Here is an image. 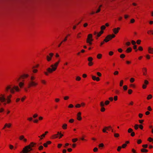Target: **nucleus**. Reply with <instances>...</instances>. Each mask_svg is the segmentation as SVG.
<instances>
[{
  "mask_svg": "<svg viewBox=\"0 0 153 153\" xmlns=\"http://www.w3.org/2000/svg\"><path fill=\"white\" fill-rule=\"evenodd\" d=\"M114 136L115 137H118L120 135L118 133H114Z\"/></svg>",
  "mask_w": 153,
  "mask_h": 153,
  "instance_id": "nucleus-21",
  "label": "nucleus"
},
{
  "mask_svg": "<svg viewBox=\"0 0 153 153\" xmlns=\"http://www.w3.org/2000/svg\"><path fill=\"white\" fill-rule=\"evenodd\" d=\"M24 84L22 82H20L19 83V85L20 88H22L24 85Z\"/></svg>",
  "mask_w": 153,
  "mask_h": 153,
  "instance_id": "nucleus-19",
  "label": "nucleus"
},
{
  "mask_svg": "<svg viewBox=\"0 0 153 153\" xmlns=\"http://www.w3.org/2000/svg\"><path fill=\"white\" fill-rule=\"evenodd\" d=\"M9 147L10 149H12L14 147L13 145H9Z\"/></svg>",
  "mask_w": 153,
  "mask_h": 153,
  "instance_id": "nucleus-54",
  "label": "nucleus"
},
{
  "mask_svg": "<svg viewBox=\"0 0 153 153\" xmlns=\"http://www.w3.org/2000/svg\"><path fill=\"white\" fill-rule=\"evenodd\" d=\"M142 142V141L140 140H137V143L138 144H139L141 143Z\"/></svg>",
  "mask_w": 153,
  "mask_h": 153,
  "instance_id": "nucleus-53",
  "label": "nucleus"
},
{
  "mask_svg": "<svg viewBox=\"0 0 153 153\" xmlns=\"http://www.w3.org/2000/svg\"><path fill=\"white\" fill-rule=\"evenodd\" d=\"M105 109L104 107H101V111L102 112H104L105 111Z\"/></svg>",
  "mask_w": 153,
  "mask_h": 153,
  "instance_id": "nucleus-39",
  "label": "nucleus"
},
{
  "mask_svg": "<svg viewBox=\"0 0 153 153\" xmlns=\"http://www.w3.org/2000/svg\"><path fill=\"white\" fill-rule=\"evenodd\" d=\"M69 98V97L68 96H65L64 97V99L65 100H67Z\"/></svg>",
  "mask_w": 153,
  "mask_h": 153,
  "instance_id": "nucleus-55",
  "label": "nucleus"
},
{
  "mask_svg": "<svg viewBox=\"0 0 153 153\" xmlns=\"http://www.w3.org/2000/svg\"><path fill=\"white\" fill-rule=\"evenodd\" d=\"M81 105L78 104H77L76 105L75 107L76 108H80L81 107Z\"/></svg>",
  "mask_w": 153,
  "mask_h": 153,
  "instance_id": "nucleus-37",
  "label": "nucleus"
},
{
  "mask_svg": "<svg viewBox=\"0 0 153 153\" xmlns=\"http://www.w3.org/2000/svg\"><path fill=\"white\" fill-rule=\"evenodd\" d=\"M139 125L137 124H136L134 126V128L135 129L137 130L138 128Z\"/></svg>",
  "mask_w": 153,
  "mask_h": 153,
  "instance_id": "nucleus-27",
  "label": "nucleus"
},
{
  "mask_svg": "<svg viewBox=\"0 0 153 153\" xmlns=\"http://www.w3.org/2000/svg\"><path fill=\"white\" fill-rule=\"evenodd\" d=\"M102 54H99L97 55V58L99 59H100L101 58Z\"/></svg>",
  "mask_w": 153,
  "mask_h": 153,
  "instance_id": "nucleus-29",
  "label": "nucleus"
},
{
  "mask_svg": "<svg viewBox=\"0 0 153 153\" xmlns=\"http://www.w3.org/2000/svg\"><path fill=\"white\" fill-rule=\"evenodd\" d=\"M93 40L92 34H89L86 40L87 43H88L90 45H91L92 44L91 42Z\"/></svg>",
  "mask_w": 153,
  "mask_h": 153,
  "instance_id": "nucleus-7",
  "label": "nucleus"
},
{
  "mask_svg": "<svg viewBox=\"0 0 153 153\" xmlns=\"http://www.w3.org/2000/svg\"><path fill=\"white\" fill-rule=\"evenodd\" d=\"M19 139L20 140H23L25 142H26L27 141V140L24 138V136L23 135H21L19 137Z\"/></svg>",
  "mask_w": 153,
  "mask_h": 153,
  "instance_id": "nucleus-11",
  "label": "nucleus"
},
{
  "mask_svg": "<svg viewBox=\"0 0 153 153\" xmlns=\"http://www.w3.org/2000/svg\"><path fill=\"white\" fill-rule=\"evenodd\" d=\"M32 148L30 147V146H25L23 149V151L24 153H29L30 151H32Z\"/></svg>",
  "mask_w": 153,
  "mask_h": 153,
  "instance_id": "nucleus-6",
  "label": "nucleus"
},
{
  "mask_svg": "<svg viewBox=\"0 0 153 153\" xmlns=\"http://www.w3.org/2000/svg\"><path fill=\"white\" fill-rule=\"evenodd\" d=\"M134 81V79L133 78H131L130 81L131 82H133Z\"/></svg>",
  "mask_w": 153,
  "mask_h": 153,
  "instance_id": "nucleus-40",
  "label": "nucleus"
},
{
  "mask_svg": "<svg viewBox=\"0 0 153 153\" xmlns=\"http://www.w3.org/2000/svg\"><path fill=\"white\" fill-rule=\"evenodd\" d=\"M68 107L69 108H73L74 107V105L72 104H70L69 105Z\"/></svg>",
  "mask_w": 153,
  "mask_h": 153,
  "instance_id": "nucleus-56",
  "label": "nucleus"
},
{
  "mask_svg": "<svg viewBox=\"0 0 153 153\" xmlns=\"http://www.w3.org/2000/svg\"><path fill=\"white\" fill-rule=\"evenodd\" d=\"M131 43L133 45H135L136 44V42L134 40H132L131 41Z\"/></svg>",
  "mask_w": 153,
  "mask_h": 153,
  "instance_id": "nucleus-63",
  "label": "nucleus"
},
{
  "mask_svg": "<svg viewBox=\"0 0 153 153\" xmlns=\"http://www.w3.org/2000/svg\"><path fill=\"white\" fill-rule=\"evenodd\" d=\"M118 73L119 72L118 71H116L114 72V75H117L118 74Z\"/></svg>",
  "mask_w": 153,
  "mask_h": 153,
  "instance_id": "nucleus-46",
  "label": "nucleus"
},
{
  "mask_svg": "<svg viewBox=\"0 0 153 153\" xmlns=\"http://www.w3.org/2000/svg\"><path fill=\"white\" fill-rule=\"evenodd\" d=\"M81 79V78L79 76H77L76 78V80L78 81H80Z\"/></svg>",
  "mask_w": 153,
  "mask_h": 153,
  "instance_id": "nucleus-26",
  "label": "nucleus"
},
{
  "mask_svg": "<svg viewBox=\"0 0 153 153\" xmlns=\"http://www.w3.org/2000/svg\"><path fill=\"white\" fill-rule=\"evenodd\" d=\"M49 56L47 55L46 56L47 59L48 61H50L53 57V54L52 53H50L49 54Z\"/></svg>",
  "mask_w": 153,
  "mask_h": 153,
  "instance_id": "nucleus-8",
  "label": "nucleus"
},
{
  "mask_svg": "<svg viewBox=\"0 0 153 153\" xmlns=\"http://www.w3.org/2000/svg\"><path fill=\"white\" fill-rule=\"evenodd\" d=\"M98 149L97 147H95L93 149V151L94 152H95L97 151Z\"/></svg>",
  "mask_w": 153,
  "mask_h": 153,
  "instance_id": "nucleus-50",
  "label": "nucleus"
},
{
  "mask_svg": "<svg viewBox=\"0 0 153 153\" xmlns=\"http://www.w3.org/2000/svg\"><path fill=\"white\" fill-rule=\"evenodd\" d=\"M36 144V143H34L33 142H31L30 143V144L28 145V146H30V147L32 148Z\"/></svg>",
  "mask_w": 153,
  "mask_h": 153,
  "instance_id": "nucleus-14",
  "label": "nucleus"
},
{
  "mask_svg": "<svg viewBox=\"0 0 153 153\" xmlns=\"http://www.w3.org/2000/svg\"><path fill=\"white\" fill-rule=\"evenodd\" d=\"M78 139L77 138L73 139H72V141L73 142L75 143L77 140Z\"/></svg>",
  "mask_w": 153,
  "mask_h": 153,
  "instance_id": "nucleus-42",
  "label": "nucleus"
},
{
  "mask_svg": "<svg viewBox=\"0 0 153 153\" xmlns=\"http://www.w3.org/2000/svg\"><path fill=\"white\" fill-rule=\"evenodd\" d=\"M144 84L146 85H147L149 83V82L148 81H147L146 80H145L144 81Z\"/></svg>",
  "mask_w": 153,
  "mask_h": 153,
  "instance_id": "nucleus-31",
  "label": "nucleus"
},
{
  "mask_svg": "<svg viewBox=\"0 0 153 153\" xmlns=\"http://www.w3.org/2000/svg\"><path fill=\"white\" fill-rule=\"evenodd\" d=\"M113 52L112 51H110L109 52V54L111 56L113 54Z\"/></svg>",
  "mask_w": 153,
  "mask_h": 153,
  "instance_id": "nucleus-61",
  "label": "nucleus"
},
{
  "mask_svg": "<svg viewBox=\"0 0 153 153\" xmlns=\"http://www.w3.org/2000/svg\"><path fill=\"white\" fill-rule=\"evenodd\" d=\"M38 71V70L37 69H33V72L34 73H36Z\"/></svg>",
  "mask_w": 153,
  "mask_h": 153,
  "instance_id": "nucleus-51",
  "label": "nucleus"
},
{
  "mask_svg": "<svg viewBox=\"0 0 153 153\" xmlns=\"http://www.w3.org/2000/svg\"><path fill=\"white\" fill-rule=\"evenodd\" d=\"M132 90L131 89H129L128 90V93L129 94H131L132 92Z\"/></svg>",
  "mask_w": 153,
  "mask_h": 153,
  "instance_id": "nucleus-44",
  "label": "nucleus"
},
{
  "mask_svg": "<svg viewBox=\"0 0 153 153\" xmlns=\"http://www.w3.org/2000/svg\"><path fill=\"white\" fill-rule=\"evenodd\" d=\"M146 87V85L145 84H143V85L142 88L143 89H145Z\"/></svg>",
  "mask_w": 153,
  "mask_h": 153,
  "instance_id": "nucleus-59",
  "label": "nucleus"
},
{
  "mask_svg": "<svg viewBox=\"0 0 153 153\" xmlns=\"http://www.w3.org/2000/svg\"><path fill=\"white\" fill-rule=\"evenodd\" d=\"M92 78L94 80H96L97 81H99L100 80V78L99 77H96V76H92Z\"/></svg>",
  "mask_w": 153,
  "mask_h": 153,
  "instance_id": "nucleus-12",
  "label": "nucleus"
},
{
  "mask_svg": "<svg viewBox=\"0 0 153 153\" xmlns=\"http://www.w3.org/2000/svg\"><path fill=\"white\" fill-rule=\"evenodd\" d=\"M153 140V139L151 137H149L148 139V140L150 142H151Z\"/></svg>",
  "mask_w": 153,
  "mask_h": 153,
  "instance_id": "nucleus-49",
  "label": "nucleus"
},
{
  "mask_svg": "<svg viewBox=\"0 0 153 153\" xmlns=\"http://www.w3.org/2000/svg\"><path fill=\"white\" fill-rule=\"evenodd\" d=\"M99 146L100 147H103L104 146V145L103 143H102L100 144Z\"/></svg>",
  "mask_w": 153,
  "mask_h": 153,
  "instance_id": "nucleus-62",
  "label": "nucleus"
},
{
  "mask_svg": "<svg viewBox=\"0 0 153 153\" xmlns=\"http://www.w3.org/2000/svg\"><path fill=\"white\" fill-rule=\"evenodd\" d=\"M105 28V27L104 25H102L101 27V29L102 30H104Z\"/></svg>",
  "mask_w": 153,
  "mask_h": 153,
  "instance_id": "nucleus-41",
  "label": "nucleus"
},
{
  "mask_svg": "<svg viewBox=\"0 0 153 153\" xmlns=\"http://www.w3.org/2000/svg\"><path fill=\"white\" fill-rule=\"evenodd\" d=\"M110 103V102L108 100H106L105 101V105H108Z\"/></svg>",
  "mask_w": 153,
  "mask_h": 153,
  "instance_id": "nucleus-34",
  "label": "nucleus"
},
{
  "mask_svg": "<svg viewBox=\"0 0 153 153\" xmlns=\"http://www.w3.org/2000/svg\"><path fill=\"white\" fill-rule=\"evenodd\" d=\"M138 49L140 51H142L143 50V48L142 47L140 46L139 47Z\"/></svg>",
  "mask_w": 153,
  "mask_h": 153,
  "instance_id": "nucleus-64",
  "label": "nucleus"
},
{
  "mask_svg": "<svg viewBox=\"0 0 153 153\" xmlns=\"http://www.w3.org/2000/svg\"><path fill=\"white\" fill-rule=\"evenodd\" d=\"M57 134H59L60 135V136H59V138H61L62 136H63V135L61 133H60L59 132H57Z\"/></svg>",
  "mask_w": 153,
  "mask_h": 153,
  "instance_id": "nucleus-30",
  "label": "nucleus"
},
{
  "mask_svg": "<svg viewBox=\"0 0 153 153\" xmlns=\"http://www.w3.org/2000/svg\"><path fill=\"white\" fill-rule=\"evenodd\" d=\"M125 57V55L124 54H122L120 56V57L121 58H123Z\"/></svg>",
  "mask_w": 153,
  "mask_h": 153,
  "instance_id": "nucleus-48",
  "label": "nucleus"
},
{
  "mask_svg": "<svg viewBox=\"0 0 153 153\" xmlns=\"http://www.w3.org/2000/svg\"><path fill=\"white\" fill-rule=\"evenodd\" d=\"M127 144H124L122 145V148H124L126 147V146Z\"/></svg>",
  "mask_w": 153,
  "mask_h": 153,
  "instance_id": "nucleus-43",
  "label": "nucleus"
},
{
  "mask_svg": "<svg viewBox=\"0 0 153 153\" xmlns=\"http://www.w3.org/2000/svg\"><path fill=\"white\" fill-rule=\"evenodd\" d=\"M58 134H54L52 136L51 138L52 139H55L57 138L58 137Z\"/></svg>",
  "mask_w": 153,
  "mask_h": 153,
  "instance_id": "nucleus-16",
  "label": "nucleus"
},
{
  "mask_svg": "<svg viewBox=\"0 0 153 153\" xmlns=\"http://www.w3.org/2000/svg\"><path fill=\"white\" fill-rule=\"evenodd\" d=\"M93 64V63L91 62H89L88 63V65L89 66H91Z\"/></svg>",
  "mask_w": 153,
  "mask_h": 153,
  "instance_id": "nucleus-45",
  "label": "nucleus"
},
{
  "mask_svg": "<svg viewBox=\"0 0 153 153\" xmlns=\"http://www.w3.org/2000/svg\"><path fill=\"white\" fill-rule=\"evenodd\" d=\"M35 77L33 76H31L30 77V79L28 82V87L29 88L31 87L35 86L38 85V83L33 80L35 79Z\"/></svg>",
  "mask_w": 153,
  "mask_h": 153,
  "instance_id": "nucleus-3",
  "label": "nucleus"
},
{
  "mask_svg": "<svg viewBox=\"0 0 153 153\" xmlns=\"http://www.w3.org/2000/svg\"><path fill=\"white\" fill-rule=\"evenodd\" d=\"M120 29V27L114 28L113 29V31L114 34H117L119 30Z\"/></svg>",
  "mask_w": 153,
  "mask_h": 153,
  "instance_id": "nucleus-9",
  "label": "nucleus"
},
{
  "mask_svg": "<svg viewBox=\"0 0 153 153\" xmlns=\"http://www.w3.org/2000/svg\"><path fill=\"white\" fill-rule=\"evenodd\" d=\"M121 148H122V147L121 146H119L118 147V148L117 149V150L118 151H120Z\"/></svg>",
  "mask_w": 153,
  "mask_h": 153,
  "instance_id": "nucleus-52",
  "label": "nucleus"
},
{
  "mask_svg": "<svg viewBox=\"0 0 153 153\" xmlns=\"http://www.w3.org/2000/svg\"><path fill=\"white\" fill-rule=\"evenodd\" d=\"M148 51L149 53H153V48H152L149 47L148 48Z\"/></svg>",
  "mask_w": 153,
  "mask_h": 153,
  "instance_id": "nucleus-13",
  "label": "nucleus"
},
{
  "mask_svg": "<svg viewBox=\"0 0 153 153\" xmlns=\"http://www.w3.org/2000/svg\"><path fill=\"white\" fill-rule=\"evenodd\" d=\"M133 132V129L131 128H129L128 130V132L129 133H131Z\"/></svg>",
  "mask_w": 153,
  "mask_h": 153,
  "instance_id": "nucleus-33",
  "label": "nucleus"
},
{
  "mask_svg": "<svg viewBox=\"0 0 153 153\" xmlns=\"http://www.w3.org/2000/svg\"><path fill=\"white\" fill-rule=\"evenodd\" d=\"M43 149V147L42 146H40L39 148V150H41Z\"/></svg>",
  "mask_w": 153,
  "mask_h": 153,
  "instance_id": "nucleus-36",
  "label": "nucleus"
},
{
  "mask_svg": "<svg viewBox=\"0 0 153 153\" xmlns=\"http://www.w3.org/2000/svg\"><path fill=\"white\" fill-rule=\"evenodd\" d=\"M11 124L10 123H6L5 124V126H6L8 128H10V126H11Z\"/></svg>",
  "mask_w": 153,
  "mask_h": 153,
  "instance_id": "nucleus-23",
  "label": "nucleus"
},
{
  "mask_svg": "<svg viewBox=\"0 0 153 153\" xmlns=\"http://www.w3.org/2000/svg\"><path fill=\"white\" fill-rule=\"evenodd\" d=\"M123 80H121L120 81V87H121L123 86Z\"/></svg>",
  "mask_w": 153,
  "mask_h": 153,
  "instance_id": "nucleus-32",
  "label": "nucleus"
},
{
  "mask_svg": "<svg viewBox=\"0 0 153 153\" xmlns=\"http://www.w3.org/2000/svg\"><path fill=\"white\" fill-rule=\"evenodd\" d=\"M67 125L66 124H64L62 126V128L64 129H65L67 128Z\"/></svg>",
  "mask_w": 153,
  "mask_h": 153,
  "instance_id": "nucleus-24",
  "label": "nucleus"
},
{
  "mask_svg": "<svg viewBox=\"0 0 153 153\" xmlns=\"http://www.w3.org/2000/svg\"><path fill=\"white\" fill-rule=\"evenodd\" d=\"M137 46L135 45H134V49L135 50H136V51H137Z\"/></svg>",
  "mask_w": 153,
  "mask_h": 153,
  "instance_id": "nucleus-47",
  "label": "nucleus"
},
{
  "mask_svg": "<svg viewBox=\"0 0 153 153\" xmlns=\"http://www.w3.org/2000/svg\"><path fill=\"white\" fill-rule=\"evenodd\" d=\"M132 49L131 48H128L126 51V52L127 53L130 52L131 51Z\"/></svg>",
  "mask_w": 153,
  "mask_h": 153,
  "instance_id": "nucleus-15",
  "label": "nucleus"
},
{
  "mask_svg": "<svg viewBox=\"0 0 153 153\" xmlns=\"http://www.w3.org/2000/svg\"><path fill=\"white\" fill-rule=\"evenodd\" d=\"M100 106L101 107H104L105 106V103H104L102 101L100 102Z\"/></svg>",
  "mask_w": 153,
  "mask_h": 153,
  "instance_id": "nucleus-18",
  "label": "nucleus"
},
{
  "mask_svg": "<svg viewBox=\"0 0 153 153\" xmlns=\"http://www.w3.org/2000/svg\"><path fill=\"white\" fill-rule=\"evenodd\" d=\"M59 62V61L56 62L54 64L51 65V67L52 68H47V70L48 71V72L49 73H51L53 71H55L56 69Z\"/></svg>",
  "mask_w": 153,
  "mask_h": 153,
  "instance_id": "nucleus-4",
  "label": "nucleus"
},
{
  "mask_svg": "<svg viewBox=\"0 0 153 153\" xmlns=\"http://www.w3.org/2000/svg\"><path fill=\"white\" fill-rule=\"evenodd\" d=\"M142 146L145 148H146L148 147L147 144L143 145Z\"/></svg>",
  "mask_w": 153,
  "mask_h": 153,
  "instance_id": "nucleus-60",
  "label": "nucleus"
},
{
  "mask_svg": "<svg viewBox=\"0 0 153 153\" xmlns=\"http://www.w3.org/2000/svg\"><path fill=\"white\" fill-rule=\"evenodd\" d=\"M12 95L10 94L7 96V98L4 94H0V106L2 105H5L7 103H9L11 102L10 98Z\"/></svg>",
  "mask_w": 153,
  "mask_h": 153,
  "instance_id": "nucleus-1",
  "label": "nucleus"
},
{
  "mask_svg": "<svg viewBox=\"0 0 153 153\" xmlns=\"http://www.w3.org/2000/svg\"><path fill=\"white\" fill-rule=\"evenodd\" d=\"M81 113L80 112H78L77 114V119L79 120H82V118L81 116Z\"/></svg>",
  "mask_w": 153,
  "mask_h": 153,
  "instance_id": "nucleus-10",
  "label": "nucleus"
},
{
  "mask_svg": "<svg viewBox=\"0 0 153 153\" xmlns=\"http://www.w3.org/2000/svg\"><path fill=\"white\" fill-rule=\"evenodd\" d=\"M123 89L124 90L126 91L127 89V85H124L123 87Z\"/></svg>",
  "mask_w": 153,
  "mask_h": 153,
  "instance_id": "nucleus-38",
  "label": "nucleus"
},
{
  "mask_svg": "<svg viewBox=\"0 0 153 153\" xmlns=\"http://www.w3.org/2000/svg\"><path fill=\"white\" fill-rule=\"evenodd\" d=\"M152 97V96L151 94L149 95L147 98V100H149L151 99Z\"/></svg>",
  "mask_w": 153,
  "mask_h": 153,
  "instance_id": "nucleus-25",
  "label": "nucleus"
},
{
  "mask_svg": "<svg viewBox=\"0 0 153 153\" xmlns=\"http://www.w3.org/2000/svg\"><path fill=\"white\" fill-rule=\"evenodd\" d=\"M97 74L98 76H101V74L99 72H97Z\"/></svg>",
  "mask_w": 153,
  "mask_h": 153,
  "instance_id": "nucleus-58",
  "label": "nucleus"
},
{
  "mask_svg": "<svg viewBox=\"0 0 153 153\" xmlns=\"http://www.w3.org/2000/svg\"><path fill=\"white\" fill-rule=\"evenodd\" d=\"M74 121V120L73 119H71L69 120V122L71 123H73Z\"/></svg>",
  "mask_w": 153,
  "mask_h": 153,
  "instance_id": "nucleus-57",
  "label": "nucleus"
},
{
  "mask_svg": "<svg viewBox=\"0 0 153 153\" xmlns=\"http://www.w3.org/2000/svg\"><path fill=\"white\" fill-rule=\"evenodd\" d=\"M103 33V31L101 30L99 33H98L97 34V36L98 37H99L100 36L101 34H102Z\"/></svg>",
  "mask_w": 153,
  "mask_h": 153,
  "instance_id": "nucleus-17",
  "label": "nucleus"
},
{
  "mask_svg": "<svg viewBox=\"0 0 153 153\" xmlns=\"http://www.w3.org/2000/svg\"><path fill=\"white\" fill-rule=\"evenodd\" d=\"M41 82L42 84H45L46 83V81L44 80H42Z\"/></svg>",
  "mask_w": 153,
  "mask_h": 153,
  "instance_id": "nucleus-35",
  "label": "nucleus"
},
{
  "mask_svg": "<svg viewBox=\"0 0 153 153\" xmlns=\"http://www.w3.org/2000/svg\"><path fill=\"white\" fill-rule=\"evenodd\" d=\"M141 151L142 152H146L148 151V150H147V149H141Z\"/></svg>",
  "mask_w": 153,
  "mask_h": 153,
  "instance_id": "nucleus-22",
  "label": "nucleus"
},
{
  "mask_svg": "<svg viewBox=\"0 0 153 153\" xmlns=\"http://www.w3.org/2000/svg\"><path fill=\"white\" fill-rule=\"evenodd\" d=\"M115 36L114 34H112V35H108L105 38V39L104 40V41L102 42L100 44V46L103 45L104 43V42H108L110 40H111L112 38H114L115 37Z\"/></svg>",
  "mask_w": 153,
  "mask_h": 153,
  "instance_id": "nucleus-5",
  "label": "nucleus"
},
{
  "mask_svg": "<svg viewBox=\"0 0 153 153\" xmlns=\"http://www.w3.org/2000/svg\"><path fill=\"white\" fill-rule=\"evenodd\" d=\"M48 131H45V134H42V135H41V136H39V137L40 138L41 137H44L45 135L46 134L48 133Z\"/></svg>",
  "mask_w": 153,
  "mask_h": 153,
  "instance_id": "nucleus-20",
  "label": "nucleus"
},
{
  "mask_svg": "<svg viewBox=\"0 0 153 153\" xmlns=\"http://www.w3.org/2000/svg\"><path fill=\"white\" fill-rule=\"evenodd\" d=\"M19 91V89L18 87L17 86H14L13 88H12L11 85H7L6 87L4 89V91L6 92L7 93L9 91L12 94H14L15 92V91Z\"/></svg>",
  "mask_w": 153,
  "mask_h": 153,
  "instance_id": "nucleus-2",
  "label": "nucleus"
},
{
  "mask_svg": "<svg viewBox=\"0 0 153 153\" xmlns=\"http://www.w3.org/2000/svg\"><path fill=\"white\" fill-rule=\"evenodd\" d=\"M93 59L91 57H90L88 58V60L89 62H91L92 61Z\"/></svg>",
  "mask_w": 153,
  "mask_h": 153,
  "instance_id": "nucleus-28",
  "label": "nucleus"
}]
</instances>
